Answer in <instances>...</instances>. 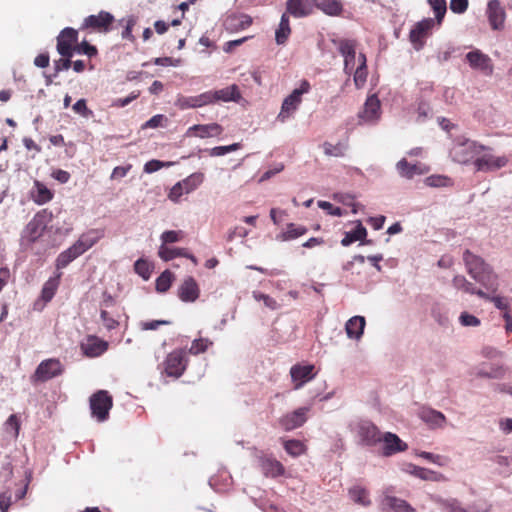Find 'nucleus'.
<instances>
[{"label": "nucleus", "mask_w": 512, "mask_h": 512, "mask_svg": "<svg viewBox=\"0 0 512 512\" xmlns=\"http://www.w3.org/2000/svg\"><path fill=\"white\" fill-rule=\"evenodd\" d=\"M468 274L486 290L495 293L498 290V276L482 258L472 254L469 250L463 253Z\"/></svg>", "instance_id": "1"}, {"label": "nucleus", "mask_w": 512, "mask_h": 512, "mask_svg": "<svg viewBox=\"0 0 512 512\" xmlns=\"http://www.w3.org/2000/svg\"><path fill=\"white\" fill-rule=\"evenodd\" d=\"M89 403L92 416L96 417L99 422L107 420L113 400L106 390H99L92 394Z\"/></svg>", "instance_id": "2"}, {"label": "nucleus", "mask_w": 512, "mask_h": 512, "mask_svg": "<svg viewBox=\"0 0 512 512\" xmlns=\"http://www.w3.org/2000/svg\"><path fill=\"white\" fill-rule=\"evenodd\" d=\"M52 219V213L47 209L39 211L26 225L25 233L30 242H35L45 230L48 222Z\"/></svg>", "instance_id": "3"}, {"label": "nucleus", "mask_w": 512, "mask_h": 512, "mask_svg": "<svg viewBox=\"0 0 512 512\" xmlns=\"http://www.w3.org/2000/svg\"><path fill=\"white\" fill-rule=\"evenodd\" d=\"M482 150H484V146L477 145L474 141L466 140L456 144L451 154L454 161L465 164L470 162Z\"/></svg>", "instance_id": "4"}, {"label": "nucleus", "mask_w": 512, "mask_h": 512, "mask_svg": "<svg viewBox=\"0 0 512 512\" xmlns=\"http://www.w3.org/2000/svg\"><path fill=\"white\" fill-rule=\"evenodd\" d=\"M357 435L365 445H375L381 442L379 429L369 420H360L356 424Z\"/></svg>", "instance_id": "5"}, {"label": "nucleus", "mask_w": 512, "mask_h": 512, "mask_svg": "<svg viewBox=\"0 0 512 512\" xmlns=\"http://www.w3.org/2000/svg\"><path fill=\"white\" fill-rule=\"evenodd\" d=\"M185 369V351L175 350L168 354L165 361V371L168 376L179 378Z\"/></svg>", "instance_id": "6"}, {"label": "nucleus", "mask_w": 512, "mask_h": 512, "mask_svg": "<svg viewBox=\"0 0 512 512\" xmlns=\"http://www.w3.org/2000/svg\"><path fill=\"white\" fill-rule=\"evenodd\" d=\"M62 372L63 367L59 360L48 359L38 365L34 377L36 380L44 382L62 374Z\"/></svg>", "instance_id": "7"}, {"label": "nucleus", "mask_w": 512, "mask_h": 512, "mask_svg": "<svg viewBox=\"0 0 512 512\" xmlns=\"http://www.w3.org/2000/svg\"><path fill=\"white\" fill-rule=\"evenodd\" d=\"M335 44L338 45V50L340 54L344 57V71L346 74L350 75L355 67V58H356V51H355V41L352 40H333Z\"/></svg>", "instance_id": "8"}, {"label": "nucleus", "mask_w": 512, "mask_h": 512, "mask_svg": "<svg viewBox=\"0 0 512 512\" xmlns=\"http://www.w3.org/2000/svg\"><path fill=\"white\" fill-rule=\"evenodd\" d=\"M466 60L470 67L481 71L483 74L489 76L493 73V65L490 57L480 50H473L466 54Z\"/></svg>", "instance_id": "9"}, {"label": "nucleus", "mask_w": 512, "mask_h": 512, "mask_svg": "<svg viewBox=\"0 0 512 512\" xmlns=\"http://www.w3.org/2000/svg\"><path fill=\"white\" fill-rule=\"evenodd\" d=\"M114 21L112 14L106 11H101L97 15H90L84 19L82 29L92 28L99 32H108L111 24Z\"/></svg>", "instance_id": "10"}, {"label": "nucleus", "mask_w": 512, "mask_h": 512, "mask_svg": "<svg viewBox=\"0 0 512 512\" xmlns=\"http://www.w3.org/2000/svg\"><path fill=\"white\" fill-rule=\"evenodd\" d=\"M380 508L384 512H416L407 501L392 496L388 492L383 493Z\"/></svg>", "instance_id": "11"}, {"label": "nucleus", "mask_w": 512, "mask_h": 512, "mask_svg": "<svg viewBox=\"0 0 512 512\" xmlns=\"http://www.w3.org/2000/svg\"><path fill=\"white\" fill-rule=\"evenodd\" d=\"M486 13L493 30H500L504 27L506 13L499 0H490Z\"/></svg>", "instance_id": "12"}, {"label": "nucleus", "mask_w": 512, "mask_h": 512, "mask_svg": "<svg viewBox=\"0 0 512 512\" xmlns=\"http://www.w3.org/2000/svg\"><path fill=\"white\" fill-rule=\"evenodd\" d=\"M316 5V0H287L286 12L296 18L310 15Z\"/></svg>", "instance_id": "13"}, {"label": "nucleus", "mask_w": 512, "mask_h": 512, "mask_svg": "<svg viewBox=\"0 0 512 512\" xmlns=\"http://www.w3.org/2000/svg\"><path fill=\"white\" fill-rule=\"evenodd\" d=\"M508 159L505 156L496 157L492 154H484L474 161L478 171H495L506 166Z\"/></svg>", "instance_id": "14"}, {"label": "nucleus", "mask_w": 512, "mask_h": 512, "mask_svg": "<svg viewBox=\"0 0 512 512\" xmlns=\"http://www.w3.org/2000/svg\"><path fill=\"white\" fill-rule=\"evenodd\" d=\"M314 365H294L290 369L292 381L295 383L294 388H301L306 382L315 377L313 373Z\"/></svg>", "instance_id": "15"}, {"label": "nucleus", "mask_w": 512, "mask_h": 512, "mask_svg": "<svg viewBox=\"0 0 512 512\" xmlns=\"http://www.w3.org/2000/svg\"><path fill=\"white\" fill-rule=\"evenodd\" d=\"M383 442L382 454L384 456H391L397 452H402L407 449V444L403 442L396 434L387 432L381 437Z\"/></svg>", "instance_id": "16"}, {"label": "nucleus", "mask_w": 512, "mask_h": 512, "mask_svg": "<svg viewBox=\"0 0 512 512\" xmlns=\"http://www.w3.org/2000/svg\"><path fill=\"white\" fill-rule=\"evenodd\" d=\"M306 412L307 408H299L280 418L279 424L286 431L296 429L306 422Z\"/></svg>", "instance_id": "17"}, {"label": "nucleus", "mask_w": 512, "mask_h": 512, "mask_svg": "<svg viewBox=\"0 0 512 512\" xmlns=\"http://www.w3.org/2000/svg\"><path fill=\"white\" fill-rule=\"evenodd\" d=\"M199 287L195 279L191 276L184 279L178 289V296L183 302H194L199 297Z\"/></svg>", "instance_id": "18"}, {"label": "nucleus", "mask_w": 512, "mask_h": 512, "mask_svg": "<svg viewBox=\"0 0 512 512\" xmlns=\"http://www.w3.org/2000/svg\"><path fill=\"white\" fill-rule=\"evenodd\" d=\"M252 24V18L245 14H230L224 22V28L229 32L244 30Z\"/></svg>", "instance_id": "19"}, {"label": "nucleus", "mask_w": 512, "mask_h": 512, "mask_svg": "<svg viewBox=\"0 0 512 512\" xmlns=\"http://www.w3.org/2000/svg\"><path fill=\"white\" fill-rule=\"evenodd\" d=\"M108 348L106 341L96 336H89L87 341L81 344V349L86 356L97 357L103 354Z\"/></svg>", "instance_id": "20"}, {"label": "nucleus", "mask_w": 512, "mask_h": 512, "mask_svg": "<svg viewBox=\"0 0 512 512\" xmlns=\"http://www.w3.org/2000/svg\"><path fill=\"white\" fill-rule=\"evenodd\" d=\"M300 103L301 98L299 97L298 91H292V93L284 99L281 111L278 114V119L282 122L285 121L292 113L297 110Z\"/></svg>", "instance_id": "21"}, {"label": "nucleus", "mask_w": 512, "mask_h": 512, "mask_svg": "<svg viewBox=\"0 0 512 512\" xmlns=\"http://www.w3.org/2000/svg\"><path fill=\"white\" fill-rule=\"evenodd\" d=\"M453 286L458 290H463L469 294H475L482 299H489V294L482 289H477L473 283L469 282L464 276L457 275L452 280Z\"/></svg>", "instance_id": "22"}, {"label": "nucleus", "mask_w": 512, "mask_h": 512, "mask_svg": "<svg viewBox=\"0 0 512 512\" xmlns=\"http://www.w3.org/2000/svg\"><path fill=\"white\" fill-rule=\"evenodd\" d=\"M419 415L424 422L433 428H441L446 422L444 414L433 409L423 408Z\"/></svg>", "instance_id": "23"}, {"label": "nucleus", "mask_w": 512, "mask_h": 512, "mask_svg": "<svg viewBox=\"0 0 512 512\" xmlns=\"http://www.w3.org/2000/svg\"><path fill=\"white\" fill-rule=\"evenodd\" d=\"M380 101L373 95L368 97L365 102L364 110L360 113V117L366 121H373L379 117Z\"/></svg>", "instance_id": "24"}, {"label": "nucleus", "mask_w": 512, "mask_h": 512, "mask_svg": "<svg viewBox=\"0 0 512 512\" xmlns=\"http://www.w3.org/2000/svg\"><path fill=\"white\" fill-rule=\"evenodd\" d=\"M365 327V318L354 316L349 319L345 325V330L349 338L360 339Z\"/></svg>", "instance_id": "25"}, {"label": "nucleus", "mask_w": 512, "mask_h": 512, "mask_svg": "<svg viewBox=\"0 0 512 512\" xmlns=\"http://www.w3.org/2000/svg\"><path fill=\"white\" fill-rule=\"evenodd\" d=\"M215 102L223 101V102H229V101H235L238 102L241 98V94L239 92L238 86L233 84L226 88L213 91Z\"/></svg>", "instance_id": "26"}, {"label": "nucleus", "mask_w": 512, "mask_h": 512, "mask_svg": "<svg viewBox=\"0 0 512 512\" xmlns=\"http://www.w3.org/2000/svg\"><path fill=\"white\" fill-rule=\"evenodd\" d=\"M409 468H410V470H408L409 473H411L412 475H414L422 480L439 482L444 479V476L442 474L432 471V470H429V469H426V468H423V467H419V466L410 464Z\"/></svg>", "instance_id": "27"}, {"label": "nucleus", "mask_w": 512, "mask_h": 512, "mask_svg": "<svg viewBox=\"0 0 512 512\" xmlns=\"http://www.w3.org/2000/svg\"><path fill=\"white\" fill-rule=\"evenodd\" d=\"M433 19H424L418 22L415 27L410 31V41L414 44L420 42L421 38L433 27Z\"/></svg>", "instance_id": "28"}, {"label": "nucleus", "mask_w": 512, "mask_h": 512, "mask_svg": "<svg viewBox=\"0 0 512 512\" xmlns=\"http://www.w3.org/2000/svg\"><path fill=\"white\" fill-rule=\"evenodd\" d=\"M315 8L320 9L329 16L340 15L343 10L340 0H316Z\"/></svg>", "instance_id": "29"}, {"label": "nucleus", "mask_w": 512, "mask_h": 512, "mask_svg": "<svg viewBox=\"0 0 512 512\" xmlns=\"http://www.w3.org/2000/svg\"><path fill=\"white\" fill-rule=\"evenodd\" d=\"M82 255V252L74 243L71 247H69L67 250L60 253V255L57 257L56 260V267L57 269L65 268L69 263H71L74 259H76L78 256Z\"/></svg>", "instance_id": "30"}, {"label": "nucleus", "mask_w": 512, "mask_h": 512, "mask_svg": "<svg viewBox=\"0 0 512 512\" xmlns=\"http://www.w3.org/2000/svg\"><path fill=\"white\" fill-rule=\"evenodd\" d=\"M396 167L399 174L407 179H411L417 174L420 175L424 173L418 165L410 164L405 158L398 161Z\"/></svg>", "instance_id": "31"}, {"label": "nucleus", "mask_w": 512, "mask_h": 512, "mask_svg": "<svg viewBox=\"0 0 512 512\" xmlns=\"http://www.w3.org/2000/svg\"><path fill=\"white\" fill-rule=\"evenodd\" d=\"M291 33L289 17L287 13H283L279 23V27L275 32V40L278 45L284 44Z\"/></svg>", "instance_id": "32"}, {"label": "nucleus", "mask_w": 512, "mask_h": 512, "mask_svg": "<svg viewBox=\"0 0 512 512\" xmlns=\"http://www.w3.org/2000/svg\"><path fill=\"white\" fill-rule=\"evenodd\" d=\"M203 176L201 174H193L183 182L176 183L170 190L169 199L176 202L185 193L183 185H188L191 181L197 179L198 183L202 182Z\"/></svg>", "instance_id": "33"}, {"label": "nucleus", "mask_w": 512, "mask_h": 512, "mask_svg": "<svg viewBox=\"0 0 512 512\" xmlns=\"http://www.w3.org/2000/svg\"><path fill=\"white\" fill-rule=\"evenodd\" d=\"M262 470L266 476L277 477L284 473V466L276 459L267 458L262 461Z\"/></svg>", "instance_id": "34"}, {"label": "nucleus", "mask_w": 512, "mask_h": 512, "mask_svg": "<svg viewBox=\"0 0 512 512\" xmlns=\"http://www.w3.org/2000/svg\"><path fill=\"white\" fill-rule=\"evenodd\" d=\"M189 131H197L198 135L202 138L204 137H211V136H218L222 133L223 129L222 127L217 123H211L207 125H194L190 127Z\"/></svg>", "instance_id": "35"}, {"label": "nucleus", "mask_w": 512, "mask_h": 512, "mask_svg": "<svg viewBox=\"0 0 512 512\" xmlns=\"http://www.w3.org/2000/svg\"><path fill=\"white\" fill-rule=\"evenodd\" d=\"M366 235H367L366 228L361 224V222H358L356 228L353 231L345 233V236L341 240V244L343 246H348L355 241H358V240L361 241V240L365 239Z\"/></svg>", "instance_id": "36"}, {"label": "nucleus", "mask_w": 512, "mask_h": 512, "mask_svg": "<svg viewBox=\"0 0 512 512\" xmlns=\"http://www.w3.org/2000/svg\"><path fill=\"white\" fill-rule=\"evenodd\" d=\"M350 498L357 504L362 505L364 507L370 506L371 501L368 498V493L366 489L360 486H354L348 491Z\"/></svg>", "instance_id": "37"}, {"label": "nucleus", "mask_w": 512, "mask_h": 512, "mask_svg": "<svg viewBox=\"0 0 512 512\" xmlns=\"http://www.w3.org/2000/svg\"><path fill=\"white\" fill-rule=\"evenodd\" d=\"M61 277V273H58L55 277L50 278L43 286L42 289V298L44 301H50L59 285V280Z\"/></svg>", "instance_id": "38"}, {"label": "nucleus", "mask_w": 512, "mask_h": 512, "mask_svg": "<svg viewBox=\"0 0 512 512\" xmlns=\"http://www.w3.org/2000/svg\"><path fill=\"white\" fill-rule=\"evenodd\" d=\"M323 149L326 156L343 157L345 155V151L347 150V145L343 142H338L335 145L329 142H324Z\"/></svg>", "instance_id": "39"}, {"label": "nucleus", "mask_w": 512, "mask_h": 512, "mask_svg": "<svg viewBox=\"0 0 512 512\" xmlns=\"http://www.w3.org/2000/svg\"><path fill=\"white\" fill-rule=\"evenodd\" d=\"M35 186L37 189L36 195H34V201L38 204L47 203L52 199V192L42 183L36 181Z\"/></svg>", "instance_id": "40"}, {"label": "nucleus", "mask_w": 512, "mask_h": 512, "mask_svg": "<svg viewBox=\"0 0 512 512\" xmlns=\"http://www.w3.org/2000/svg\"><path fill=\"white\" fill-rule=\"evenodd\" d=\"M158 254L164 261H169L175 257L186 256V250L183 248H168L161 245Z\"/></svg>", "instance_id": "41"}, {"label": "nucleus", "mask_w": 512, "mask_h": 512, "mask_svg": "<svg viewBox=\"0 0 512 512\" xmlns=\"http://www.w3.org/2000/svg\"><path fill=\"white\" fill-rule=\"evenodd\" d=\"M173 274L169 270H165L156 279V290L158 292H166L172 284Z\"/></svg>", "instance_id": "42"}, {"label": "nucleus", "mask_w": 512, "mask_h": 512, "mask_svg": "<svg viewBox=\"0 0 512 512\" xmlns=\"http://www.w3.org/2000/svg\"><path fill=\"white\" fill-rule=\"evenodd\" d=\"M284 449L291 456H299L301 455L305 448L301 441L299 440H287L284 442Z\"/></svg>", "instance_id": "43"}, {"label": "nucleus", "mask_w": 512, "mask_h": 512, "mask_svg": "<svg viewBox=\"0 0 512 512\" xmlns=\"http://www.w3.org/2000/svg\"><path fill=\"white\" fill-rule=\"evenodd\" d=\"M307 229L303 226H296L293 223L288 224L287 230L282 234L283 240L295 239L299 236L304 235Z\"/></svg>", "instance_id": "44"}, {"label": "nucleus", "mask_w": 512, "mask_h": 512, "mask_svg": "<svg viewBox=\"0 0 512 512\" xmlns=\"http://www.w3.org/2000/svg\"><path fill=\"white\" fill-rule=\"evenodd\" d=\"M505 368L502 366L492 367L490 371L479 370L477 372V376L481 378H489V379H501L505 375Z\"/></svg>", "instance_id": "45"}, {"label": "nucleus", "mask_w": 512, "mask_h": 512, "mask_svg": "<svg viewBox=\"0 0 512 512\" xmlns=\"http://www.w3.org/2000/svg\"><path fill=\"white\" fill-rule=\"evenodd\" d=\"M135 272L143 279L147 280L152 272L150 264L144 259H138L134 264Z\"/></svg>", "instance_id": "46"}, {"label": "nucleus", "mask_w": 512, "mask_h": 512, "mask_svg": "<svg viewBox=\"0 0 512 512\" xmlns=\"http://www.w3.org/2000/svg\"><path fill=\"white\" fill-rule=\"evenodd\" d=\"M71 44L72 43L67 42L65 39H62V37H57L58 53L63 57L71 58L75 51Z\"/></svg>", "instance_id": "47"}, {"label": "nucleus", "mask_w": 512, "mask_h": 512, "mask_svg": "<svg viewBox=\"0 0 512 512\" xmlns=\"http://www.w3.org/2000/svg\"><path fill=\"white\" fill-rule=\"evenodd\" d=\"M430 6L435 12V16L438 23H441L446 13V1L445 0H428Z\"/></svg>", "instance_id": "48"}, {"label": "nucleus", "mask_w": 512, "mask_h": 512, "mask_svg": "<svg viewBox=\"0 0 512 512\" xmlns=\"http://www.w3.org/2000/svg\"><path fill=\"white\" fill-rule=\"evenodd\" d=\"M212 342H210L208 339H195L192 342V345L189 349V352L191 354L197 355L199 353L205 352L209 345H211Z\"/></svg>", "instance_id": "49"}, {"label": "nucleus", "mask_w": 512, "mask_h": 512, "mask_svg": "<svg viewBox=\"0 0 512 512\" xmlns=\"http://www.w3.org/2000/svg\"><path fill=\"white\" fill-rule=\"evenodd\" d=\"M4 426L7 432L12 431V435L14 438L18 437L20 430V422L15 414L9 416Z\"/></svg>", "instance_id": "50"}, {"label": "nucleus", "mask_w": 512, "mask_h": 512, "mask_svg": "<svg viewBox=\"0 0 512 512\" xmlns=\"http://www.w3.org/2000/svg\"><path fill=\"white\" fill-rule=\"evenodd\" d=\"M240 146V143H233L228 146H217L212 148L209 154L210 156H222L225 155L226 153L238 150Z\"/></svg>", "instance_id": "51"}, {"label": "nucleus", "mask_w": 512, "mask_h": 512, "mask_svg": "<svg viewBox=\"0 0 512 512\" xmlns=\"http://www.w3.org/2000/svg\"><path fill=\"white\" fill-rule=\"evenodd\" d=\"M97 241L96 237H90L89 235H82L75 243L82 252V254L92 247Z\"/></svg>", "instance_id": "52"}, {"label": "nucleus", "mask_w": 512, "mask_h": 512, "mask_svg": "<svg viewBox=\"0 0 512 512\" xmlns=\"http://www.w3.org/2000/svg\"><path fill=\"white\" fill-rule=\"evenodd\" d=\"M176 105L180 109L199 107L197 96H195V97H180L177 99Z\"/></svg>", "instance_id": "53"}, {"label": "nucleus", "mask_w": 512, "mask_h": 512, "mask_svg": "<svg viewBox=\"0 0 512 512\" xmlns=\"http://www.w3.org/2000/svg\"><path fill=\"white\" fill-rule=\"evenodd\" d=\"M367 78V67L358 66L354 72V83L357 88H360L364 85Z\"/></svg>", "instance_id": "54"}, {"label": "nucleus", "mask_w": 512, "mask_h": 512, "mask_svg": "<svg viewBox=\"0 0 512 512\" xmlns=\"http://www.w3.org/2000/svg\"><path fill=\"white\" fill-rule=\"evenodd\" d=\"M449 179L444 176L432 175L425 179V184L430 187H443Z\"/></svg>", "instance_id": "55"}, {"label": "nucleus", "mask_w": 512, "mask_h": 512, "mask_svg": "<svg viewBox=\"0 0 512 512\" xmlns=\"http://www.w3.org/2000/svg\"><path fill=\"white\" fill-rule=\"evenodd\" d=\"M72 65L70 58H61L54 61V73L53 76H57L62 70H68Z\"/></svg>", "instance_id": "56"}, {"label": "nucleus", "mask_w": 512, "mask_h": 512, "mask_svg": "<svg viewBox=\"0 0 512 512\" xmlns=\"http://www.w3.org/2000/svg\"><path fill=\"white\" fill-rule=\"evenodd\" d=\"M459 320H460V323L463 325V326H478L480 324V320L472 315V314H469L467 312H463L460 317H459Z\"/></svg>", "instance_id": "57"}, {"label": "nucleus", "mask_w": 512, "mask_h": 512, "mask_svg": "<svg viewBox=\"0 0 512 512\" xmlns=\"http://www.w3.org/2000/svg\"><path fill=\"white\" fill-rule=\"evenodd\" d=\"M78 53L86 54L89 57L95 56L97 54V49L95 46L90 45L87 41H83L77 47L74 48Z\"/></svg>", "instance_id": "58"}, {"label": "nucleus", "mask_w": 512, "mask_h": 512, "mask_svg": "<svg viewBox=\"0 0 512 512\" xmlns=\"http://www.w3.org/2000/svg\"><path fill=\"white\" fill-rule=\"evenodd\" d=\"M100 317L102 319L104 326L108 330H113V329L117 328L119 325V322L117 320H115L114 318L110 317L108 315V312L104 309L101 310Z\"/></svg>", "instance_id": "59"}, {"label": "nucleus", "mask_w": 512, "mask_h": 512, "mask_svg": "<svg viewBox=\"0 0 512 512\" xmlns=\"http://www.w3.org/2000/svg\"><path fill=\"white\" fill-rule=\"evenodd\" d=\"M468 8V0H451L450 9L457 14L464 13Z\"/></svg>", "instance_id": "60"}, {"label": "nucleus", "mask_w": 512, "mask_h": 512, "mask_svg": "<svg viewBox=\"0 0 512 512\" xmlns=\"http://www.w3.org/2000/svg\"><path fill=\"white\" fill-rule=\"evenodd\" d=\"M318 206L321 209L326 210L328 212V214L333 215V216H342V214H343L341 208L333 206L328 201H319Z\"/></svg>", "instance_id": "61"}, {"label": "nucleus", "mask_w": 512, "mask_h": 512, "mask_svg": "<svg viewBox=\"0 0 512 512\" xmlns=\"http://www.w3.org/2000/svg\"><path fill=\"white\" fill-rule=\"evenodd\" d=\"M169 165H171V163H169V162L168 163H164V162L159 161V160H150V161H148L145 164L144 171L146 173H153V172L158 171L162 167L169 166Z\"/></svg>", "instance_id": "62"}, {"label": "nucleus", "mask_w": 512, "mask_h": 512, "mask_svg": "<svg viewBox=\"0 0 512 512\" xmlns=\"http://www.w3.org/2000/svg\"><path fill=\"white\" fill-rule=\"evenodd\" d=\"M73 110L78 113V114H81L82 116L84 117H88L92 114V111L90 109H88L87 105H86V101L85 99H79L74 105H73Z\"/></svg>", "instance_id": "63"}, {"label": "nucleus", "mask_w": 512, "mask_h": 512, "mask_svg": "<svg viewBox=\"0 0 512 512\" xmlns=\"http://www.w3.org/2000/svg\"><path fill=\"white\" fill-rule=\"evenodd\" d=\"M334 198L344 205L352 206V212L357 213V204L353 203V196L349 194H336Z\"/></svg>", "instance_id": "64"}]
</instances>
